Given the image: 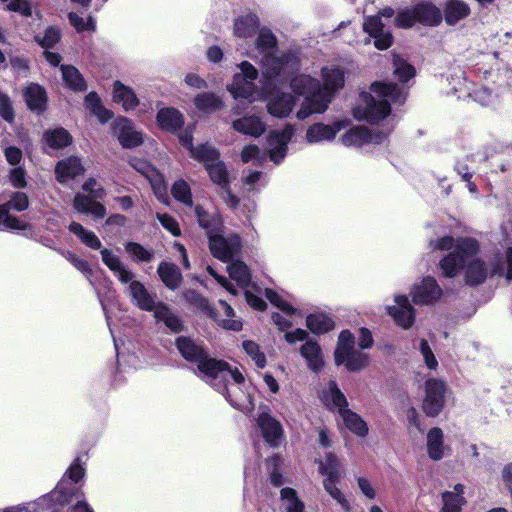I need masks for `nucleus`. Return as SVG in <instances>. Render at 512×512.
<instances>
[{
	"instance_id": "35",
	"label": "nucleus",
	"mask_w": 512,
	"mask_h": 512,
	"mask_svg": "<svg viewBox=\"0 0 512 512\" xmlns=\"http://www.w3.org/2000/svg\"><path fill=\"white\" fill-rule=\"evenodd\" d=\"M258 18L254 14L239 17L234 23V35L238 38H248L258 29Z\"/></svg>"
},
{
	"instance_id": "33",
	"label": "nucleus",
	"mask_w": 512,
	"mask_h": 512,
	"mask_svg": "<svg viewBox=\"0 0 512 512\" xmlns=\"http://www.w3.org/2000/svg\"><path fill=\"white\" fill-rule=\"evenodd\" d=\"M193 103L195 108L202 113H212L223 107V100L220 96L211 93L203 92L197 94Z\"/></svg>"
},
{
	"instance_id": "55",
	"label": "nucleus",
	"mask_w": 512,
	"mask_h": 512,
	"mask_svg": "<svg viewBox=\"0 0 512 512\" xmlns=\"http://www.w3.org/2000/svg\"><path fill=\"white\" fill-rule=\"evenodd\" d=\"M243 349L246 354L254 361L258 368H264L267 364L266 356L261 351L259 345L253 341L247 340L243 342Z\"/></svg>"
},
{
	"instance_id": "5",
	"label": "nucleus",
	"mask_w": 512,
	"mask_h": 512,
	"mask_svg": "<svg viewBox=\"0 0 512 512\" xmlns=\"http://www.w3.org/2000/svg\"><path fill=\"white\" fill-rule=\"evenodd\" d=\"M100 253L103 263L122 284L127 285V292L132 302L141 310L153 311L157 304L148 293L144 284L136 279L135 274L112 251L102 249Z\"/></svg>"
},
{
	"instance_id": "8",
	"label": "nucleus",
	"mask_w": 512,
	"mask_h": 512,
	"mask_svg": "<svg viewBox=\"0 0 512 512\" xmlns=\"http://www.w3.org/2000/svg\"><path fill=\"white\" fill-rule=\"evenodd\" d=\"M243 381L244 376L242 375V379L240 381H236L232 377H228L227 379H221L218 377L213 382L208 383L224 395L232 406L248 413L254 409L255 404L251 395L241 389L240 384Z\"/></svg>"
},
{
	"instance_id": "14",
	"label": "nucleus",
	"mask_w": 512,
	"mask_h": 512,
	"mask_svg": "<svg viewBox=\"0 0 512 512\" xmlns=\"http://www.w3.org/2000/svg\"><path fill=\"white\" fill-rule=\"evenodd\" d=\"M442 289L432 277H425L420 283L414 285L411 296L417 305L433 304L440 299Z\"/></svg>"
},
{
	"instance_id": "19",
	"label": "nucleus",
	"mask_w": 512,
	"mask_h": 512,
	"mask_svg": "<svg viewBox=\"0 0 512 512\" xmlns=\"http://www.w3.org/2000/svg\"><path fill=\"white\" fill-rule=\"evenodd\" d=\"M257 424L265 441L272 446H277L283 436L281 423L265 409L258 415Z\"/></svg>"
},
{
	"instance_id": "10",
	"label": "nucleus",
	"mask_w": 512,
	"mask_h": 512,
	"mask_svg": "<svg viewBox=\"0 0 512 512\" xmlns=\"http://www.w3.org/2000/svg\"><path fill=\"white\" fill-rule=\"evenodd\" d=\"M209 249L211 254L223 261L227 262L232 259L241 249V239L236 234L224 236L221 227L208 236Z\"/></svg>"
},
{
	"instance_id": "3",
	"label": "nucleus",
	"mask_w": 512,
	"mask_h": 512,
	"mask_svg": "<svg viewBox=\"0 0 512 512\" xmlns=\"http://www.w3.org/2000/svg\"><path fill=\"white\" fill-rule=\"evenodd\" d=\"M177 348L181 355L188 361L195 362L202 379L206 382H213L220 377L227 379L234 378L236 381L242 379V373L238 369H232L227 363L209 358L201 346L186 337H179L176 341Z\"/></svg>"
},
{
	"instance_id": "18",
	"label": "nucleus",
	"mask_w": 512,
	"mask_h": 512,
	"mask_svg": "<svg viewBox=\"0 0 512 512\" xmlns=\"http://www.w3.org/2000/svg\"><path fill=\"white\" fill-rule=\"evenodd\" d=\"M348 124V120H338L331 125L316 123L308 128L306 139L312 144L321 141H331L335 138L337 133L346 128Z\"/></svg>"
},
{
	"instance_id": "34",
	"label": "nucleus",
	"mask_w": 512,
	"mask_h": 512,
	"mask_svg": "<svg viewBox=\"0 0 512 512\" xmlns=\"http://www.w3.org/2000/svg\"><path fill=\"white\" fill-rule=\"evenodd\" d=\"M300 353L311 370L319 371L323 367L322 351L318 343L313 341L306 342L301 346Z\"/></svg>"
},
{
	"instance_id": "36",
	"label": "nucleus",
	"mask_w": 512,
	"mask_h": 512,
	"mask_svg": "<svg viewBox=\"0 0 512 512\" xmlns=\"http://www.w3.org/2000/svg\"><path fill=\"white\" fill-rule=\"evenodd\" d=\"M340 416L347 427L352 433L358 437H365L368 434V426L366 422L355 412L348 408L340 413Z\"/></svg>"
},
{
	"instance_id": "20",
	"label": "nucleus",
	"mask_w": 512,
	"mask_h": 512,
	"mask_svg": "<svg viewBox=\"0 0 512 512\" xmlns=\"http://www.w3.org/2000/svg\"><path fill=\"white\" fill-rule=\"evenodd\" d=\"M363 29L374 38V45L380 50L389 48L392 44V35L384 30V24L378 16L368 17L363 23Z\"/></svg>"
},
{
	"instance_id": "59",
	"label": "nucleus",
	"mask_w": 512,
	"mask_h": 512,
	"mask_svg": "<svg viewBox=\"0 0 512 512\" xmlns=\"http://www.w3.org/2000/svg\"><path fill=\"white\" fill-rule=\"evenodd\" d=\"M219 303L223 308L224 314L228 317L227 319H217L219 324L225 329L239 331L242 328V323L231 318L234 316V311L231 306H229L225 301H219Z\"/></svg>"
},
{
	"instance_id": "54",
	"label": "nucleus",
	"mask_w": 512,
	"mask_h": 512,
	"mask_svg": "<svg viewBox=\"0 0 512 512\" xmlns=\"http://www.w3.org/2000/svg\"><path fill=\"white\" fill-rule=\"evenodd\" d=\"M282 506L287 512H302L303 503L296 497L295 490L284 488L281 490Z\"/></svg>"
},
{
	"instance_id": "6",
	"label": "nucleus",
	"mask_w": 512,
	"mask_h": 512,
	"mask_svg": "<svg viewBox=\"0 0 512 512\" xmlns=\"http://www.w3.org/2000/svg\"><path fill=\"white\" fill-rule=\"evenodd\" d=\"M276 45V38L268 29H261L257 39V47L265 52L263 74L269 79L284 80L291 76L299 67V60L293 54L281 56L271 55Z\"/></svg>"
},
{
	"instance_id": "26",
	"label": "nucleus",
	"mask_w": 512,
	"mask_h": 512,
	"mask_svg": "<svg viewBox=\"0 0 512 512\" xmlns=\"http://www.w3.org/2000/svg\"><path fill=\"white\" fill-rule=\"evenodd\" d=\"M156 120L161 129L169 132L177 131L184 124L183 114L179 110L171 107L160 109L157 113Z\"/></svg>"
},
{
	"instance_id": "9",
	"label": "nucleus",
	"mask_w": 512,
	"mask_h": 512,
	"mask_svg": "<svg viewBox=\"0 0 512 512\" xmlns=\"http://www.w3.org/2000/svg\"><path fill=\"white\" fill-rule=\"evenodd\" d=\"M29 207V198L23 192H12L10 199L0 205V230H26L29 225L10 214L11 210L22 212Z\"/></svg>"
},
{
	"instance_id": "30",
	"label": "nucleus",
	"mask_w": 512,
	"mask_h": 512,
	"mask_svg": "<svg viewBox=\"0 0 512 512\" xmlns=\"http://www.w3.org/2000/svg\"><path fill=\"white\" fill-rule=\"evenodd\" d=\"M24 98L29 109L37 112L45 109L47 96L42 86L35 83L29 84L24 90Z\"/></svg>"
},
{
	"instance_id": "64",
	"label": "nucleus",
	"mask_w": 512,
	"mask_h": 512,
	"mask_svg": "<svg viewBox=\"0 0 512 512\" xmlns=\"http://www.w3.org/2000/svg\"><path fill=\"white\" fill-rule=\"evenodd\" d=\"M475 101L479 102L483 106H489L495 103L496 96L487 87H480L473 93Z\"/></svg>"
},
{
	"instance_id": "48",
	"label": "nucleus",
	"mask_w": 512,
	"mask_h": 512,
	"mask_svg": "<svg viewBox=\"0 0 512 512\" xmlns=\"http://www.w3.org/2000/svg\"><path fill=\"white\" fill-rule=\"evenodd\" d=\"M44 139L51 148H62L69 145L72 138L65 129L58 128L47 131L44 134Z\"/></svg>"
},
{
	"instance_id": "21",
	"label": "nucleus",
	"mask_w": 512,
	"mask_h": 512,
	"mask_svg": "<svg viewBox=\"0 0 512 512\" xmlns=\"http://www.w3.org/2000/svg\"><path fill=\"white\" fill-rule=\"evenodd\" d=\"M321 401L331 410H337L340 414L347 409L348 402L335 381L327 382L319 393Z\"/></svg>"
},
{
	"instance_id": "58",
	"label": "nucleus",
	"mask_w": 512,
	"mask_h": 512,
	"mask_svg": "<svg viewBox=\"0 0 512 512\" xmlns=\"http://www.w3.org/2000/svg\"><path fill=\"white\" fill-rule=\"evenodd\" d=\"M7 178L14 188L23 189L28 184L27 172L23 166L12 167L9 169Z\"/></svg>"
},
{
	"instance_id": "12",
	"label": "nucleus",
	"mask_w": 512,
	"mask_h": 512,
	"mask_svg": "<svg viewBox=\"0 0 512 512\" xmlns=\"http://www.w3.org/2000/svg\"><path fill=\"white\" fill-rule=\"evenodd\" d=\"M265 295L268 300L278 307L282 313H274L272 320L279 327L280 330H286L298 324L303 315L297 309H294L289 303L282 299L275 291L266 289Z\"/></svg>"
},
{
	"instance_id": "42",
	"label": "nucleus",
	"mask_w": 512,
	"mask_h": 512,
	"mask_svg": "<svg viewBox=\"0 0 512 512\" xmlns=\"http://www.w3.org/2000/svg\"><path fill=\"white\" fill-rule=\"evenodd\" d=\"M306 325L308 329L315 334L328 332L334 327L332 319L322 313L307 316Z\"/></svg>"
},
{
	"instance_id": "24",
	"label": "nucleus",
	"mask_w": 512,
	"mask_h": 512,
	"mask_svg": "<svg viewBox=\"0 0 512 512\" xmlns=\"http://www.w3.org/2000/svg\"><path fill=\"white\" fill-rule=\"evenodd\" d=\"M84 173V168L77 157L59 161L55 168L56 179L64 184Z\"/></svg>"
},
{
	"instance_id": "53",
	"label": "nucleus",
	"mask_w": 512,
	"mask_h": 512,
	"mask_svg": "<svg viewBox=\"0 0 512 512\" xmlns=\"http://www.w3.org/2000/svg\"><path fill=\"white\" fill-rule=\"evenodd\" d=\"M393 65L394 74L401 82H406L415 76V68L397 55L393 58Z\"/></svg>"
},
{
	"instance_id": "11",
	"label": "nucleus",
	"mask_w": 512,
	"mask_h": 512,
	"mask_svg": "<svg viewBox=\"0 0 512 512\" xmlns=\"http://www.w3.org/2000/svg\"><path fill=\"white\" fill-rule=\"evenodd\" d=\"M449 394L447 384L440 379L430 378L425 382L423 411L427 416L436 417L442 411Z\"/></svg>"
},
{
	"instance_id": "43",
	"label": "nucleus",
	"mask_w": 512,
	"mask_h": 512,
	"mask_svg": "<svg viewBox=\"0 0 512 512\" xmlns=\"http://www.w3.org/2000/svg\"><path fill=\"white\" fill-rule=\"evenodd\" d=\"M228 273L232 280L236 281L238 286L245 288L251 281V275L248 267L241 261H234L228 267Z\"/></svg>"
},
{
	"instance_id": "61",
	"label": "nucleus",
	"mask_w": 512,
	"mask_h": 512,
	"mask_svg": "<svg viewBox=\"0 0 512 512\" xmlns=\"http://www.w3.org/2000/svg\"><path fill=\"white\" fill-rule=\"evenodd\" d=\"M59 38V30L54 27H49L44 31L43 35L38 34L36 36V41L43 48H50L58 42Z\"/></svg>"
},
{
	"instance_id": "62",
	"label": "nucleus",
	"mask_w": 512,
	"mask_h": 512,
	"mask_svg": "<svg viewBox=\"0 0 512 512\" xmlns=\"http://www.w3.org/2000/svg\"><path fill=\"white\" fill-rule=\"evenodd\" d=\"M419 350L426 366L431 370L436 369L438 367V361L431 347L429 346L428 342L425 339H421L419 341Z\"/></svg>"
},
{
	"instance_id": "39",
	"label": "nucleus",
	"mask_w": 512,
	"mask_h": 512,
	"mask_svg": "<svg viewBox=\"0 0 512 512\" xmlns=\"http://www.w3.org/2000/svg\"><path fill=\"white\" fill-rule=\"evenodd\" d=\"M417 20L418 22L434 26L440 23L442 15L440 10L431 4H420L416 6Z\"/></svg>"
},
{
	"instance_id": "4",
	"label": "nucleus",
	"mask_w": 512,
	"mask_h": 512,
	"mask_svg": "<svg viewBox=\"0 0 512 512\" xmlns=\"http://www.w3.org/2000/svg\"><path fill=\"white\" fill-rule=\"evenodd\" d=\"M321 77L322 87L319 85L317 92L303 101L297 112L298 119L304 120L313 113L325 112L334 94L344 87V73L339 68L324 67L321 70Z\"/></svg>"
},
{
	"instance_id": "1",
	"label": "nucleus",
	"mask_w": 512,
	"mask_h": 512,
	"mask_svg": "<svg viewBox=\"0 0 512 512\" xmlns=\"http://www.w3.org/2000/svg\"><path fill=\"white\" fill-rule=\"evenodd\" d=\"M433 247L434 249L449 251L439 264L442 274L453 278L464 271L465 282L468 285H479L489 275L502 272V266L498 258L492 259L487 265L477 256L479 247L474 239L444 236L436 240Z\"/></svg>"
},
{
	"instance_id": "47",
	"label": "nucleus",
	"mask_w": 512,
	"mask_h": 512,
	"mask_svg": "<svg viewBox=\"0 0 512 512\" xmlns=\"http://www.w3.org/2000/svg\"><path fill=\"white\" fill-rule=\"evenodd\" d=\"M195 215L200 227L207 231L208 236L221 227L220 218L216 215H210L201 206L195 207Z\"/></svg>"
},
{
	"instance_id": "52",
	"label": "nucleus",
	"mask_w": 512,
	"mask_h": 512,
	"mask_svg": "<svg viewBox=\"0 0 512 512\" xmlns=\"http://www.w3.org/2000/svg\"><path fill=\"white\" fill-rule=\"evenodd\" d=\"M171 193L177 201L183 203L184 205L192 206L193 201L191 189L188 183L183 179H179L173 184Z\"/></svg>"
},
{
	"instance_id": "38",
	"label": "nucleus",
	"mask_w": 512,
	"mask_h": 512,
	"mask_svg": "<svg viewBox=\"0 0 512 512\" xmlns=\"http://www.w3.org/2000/svg\"><path fill=\"white\" fill-rule=\"evenodd\" d=\"M464 488L461 484L454 487V491L443 493L444 506L442 512H460L465 504L463 498Z\"/></svg>"
},
{
	"instance_id": "27",
	"label": "nucleus",
	"mask_w": 512,
	"mask_h": 512,
	"mask_svg": "<svg viewBox=\"0 0 512 512\" xmlns=\"http://www.w3.org/2000/svg\"><path fill=\"white\" fill-rule=\"evenodd\" d=\"M96 200L91 196L78 193L74 197L73 207L79 213L92 214L96 218H103L106 214V209Z\"/></svg>"
},
{
	"instance_id": "51",
	"label": "nucleus",
	"mask_w": 512,
	"mask_h": 512,
	"mask_svg": "<svg viewBox=\"0 0 512 512\" xmlns=\"http://www.w3.org/2000/svg\"><path fill=\"white\" fill-rule=\"evenodd\" d=\"M353 346V335L347 330L342 331L339 335L338 345L335 350V362L337 365H340V362L343 360V355L354 349Z\"/></svg>"
},
{
	"instance_id": "46",
	"label": "nucleus",
	"mask_w": 512,
	"mask_h": 512,
	"mask_svg": "<svg viewBox=\"0 0 512 512\" xmlns=\"http://www.w3.org/2000/svg\"><path fill=\"white\" fill-rule=\"evenodd\" d=\"M369 357L366 353L356 350H350L347 354L343 355V360L340 362L344 364L349 371L357 372L368 365Z\"/></svg>"
},
{
	"instance_id": "15",
	"label": "nucleus",
	"mask_w": 512,
	"mask_h": 512,
	"mask_svg": "<svg viewBox=\"0 0 512 512\" xmlns=\"http://www.w3.org/2000/svg\"><path fill=\"white\" fill-rule=\"evenodd\" d=\"M341 142L347 147H364L371 144H381L385 140V135L371 134L370 131L362 126H356L349 129L341 137Z\"/></svg>"
},
{
	"instance_id": "60",
	"label": "nucleus",
	"mask_w": 512,
	"mask_h": 512,
	"mask_svg": "<svg viewBox=\"0 0 512 512\" xmlns=\"http://www.w3.org/2000/svg\"><path fill=\"white\" fill-rule=\"evenodd\" d=\"M416 22H418L416 7L399 11L395 18V23L400 28H410Z\"/></svg>"
},
{
	"instance_id": "17",
	"label": "nucleus",
	"mask_w": 512,
	"mask_h": 512,
	"mask_svg": "<svg viewBox=\"0 0 512 512\" xmlns=\"http://www.w3.org/2000/svg\"><path fill=\"white\" fill-rule=\"evenodd\" d=\"M395 305L387 307V313L404 329L412 326L415 319L414 309L405 295H396Z\"/></svg>"
},
{
	"instance_id": "28",
	"label": "nucleus",
	"mask_w": 512,
	"mask_h": 512,
	"mask_svg": "<svg viewBox=\"0 0 512 512\" xmlns=\"http://www.w3.org/2000/svg\"><path fill=\"white\" fill-rule=\"evenodd\" d=\"M232 126L237 132L252 137H259L266 130L265 123L259 117L255 116H245L237 119L233 122Z\"/></svg>"
},
{
	"instance_id": "23",
	"label": "nucleus",
	"mask_w": 512,
	"mask_h": 512,
	"mask_svg": "<svg viewBox=\"0 0 512 512\" xmlns=\"http://www.w3.org/2000/svg\"><path fill=\"white\" fill-rule=\"evenodd\" d=\"M426 448L429 458L434 461H439L446 456L448 447L444 443V433L440 428L434 427L428 431Z\"/></svg>"
},
{
	"instance_id": "41",
	"label": "nucleus",
	"mask_w": 512,
	"mask_h": 512,
	"mask_svg": "<svg viewBox=\"0 0 512 512\" xmlns=\"http://www.w3.org/2000/svg\"><path fill=\"white\" fill-rule=\"evenodd\" d=\"M153 311L157 321H163L165 325L173 332H179L182 330L181 321L170 311L166 305L157 303Z\"/></svg>"
},
{
	"instance_id": "49",
	"label": "nucleus",
	"mask_w": 512,
	"mask_h": 512,
	"mask_svg": "<svg viewBox=\"0 0 512 512\" xmlns=\"http://www.w3.org/2000/svg\"><path fill=\"white\" fill-rule=\"evenodd\" d=\"M146 179L150 182L155 196L164 204H168L167 186L163 176L155 169Z\"/></svg>"
},
{
	"instance_id": "25",
	"label": "nucleus",
	"mask_w": 512,
	"mask_h": 512,
	"mask_svg": "<svg viewBox=\"0 0 512 512\" xmlns=\"http://www.w3.org/2000/svg\"><path fill=\"white\" fill-rule=\"evenodd\" d=\"M319 473L325 477L323 481H339L342 476V464L334 453H327L324 460L315 459Z\"/></svg>"
},
{
	"instance_id": "50",
	"label": "nucleus",
	"mask_w": 512,
	"mask_h": 512,
	"mask_svg": "<svg viewBox=\"0 0 512 512\" xmlns=\"http://www.w3.org/2000/svg\"><path fill=\"white\" fill-rule=\"evenodd\" d=\"M206 170L208 171L213 183L223 188L228 187V172L226 170L225 164L222 161L218 160L213 164H209Z\"/></svg>"
},
{
	"instance_id": "13",
	"label": "nucleus",
	"mask_w": 512,
	"mask_h": 512,
	"mask_svg": "<svg viewBox=\"0 0 512 512\" xmlns=\"http://www.w3.org/2000/svg\"><path fill=\"white\" fill-rule=\"evenodd\" d=\"M294 134V128L287 125L283 130L272 131L268 136V152L270 159L278 164L286 156L287 144Z\"/></svg>"
},
{
	"instance_id": "7",
	"label": "nucleus",
	"mask_w": 512,
	"mask_h": 512,
	"mask_svg": "<svg viewBox=\"0 0 512 512\" xmlns=\"http://www.w3.org/2000/svg\"><path fill=\"white\" fill-rule=\"evenodd\" d=\"M239 73L233 77L231 84L227 86V90L232 94L234 99H245L252 103L259 99L256 96L254 81L258 77L257 69L247 61H243L238 65Z\"/></svg>"
},
{
	"instance_id": "45",
	"label": "nucleus",
	"mask_w": 512,
	"mask_h": 512,
	"mask_svg": "<svg viewBox=\"0 0 512 512\" xmlns=\"http://www.w3.org/2000/svg\"><path fill=\"white\" fill-rule=\"evenodd\" d=\"M61 72L63 81L69 88L77 91H82L86 88L83 77L74 66L62 65Z\"/></svg>"
},
{
	"instance_id": "31",
	"label": "nucleus",
	"mask_w": 512,
	"mask_h": 512,
	"mask_svg": "<svg viewBox=\"0 0 512 512\" xmlns=\"http://www.w3.org/2000/svg\"><path fill=\"white\" fill-rule=\"evenodd\" d=\"M157 272L163 283L171 290L177 289L182 283V274L175 264L161 262Z\"/></svg>"
},
{
	"instance_id": "40",
	"label": "nucleus",
	"mask_w": 512,
	"mask_h": 512,
	"mask_svg": "<svg viewBox=\"0 0 512 512\" xmlns=\"http://www.w3.org/2000/svg\"><path fill=\"white\" fill-rule=\"evenodd\" d=\"M68 228L71 233L76 235L89 248L94 250L101 248V241L97 235L90 230H86L80 223L72 222Z\"/></svg>"
},
{
	"instance_id": "2",
	"label": "nucleus",
	"mask_w": 512,
	"mask_h": 512,
	"mask_svg": "<svg viewBox=\"0 0 512 512\" xmlns=\"http://www.w3.org/2000/svg\"><path fill=\"white\" fill-rule=\"evenodd\" d=\"M405 99L406 94L395 84L376 82L370 92L360 94L353 115L358 120L379 121L389 114L391 104H402Z\"/></svg>"
},
{
	"instance_id": "22",
	"label": "nucleus",
	"mask_w": 512,
	"mask_h": 512,
	"mask_svg": "<svg viewBox=\"0 0 512 512\" xmlns=\"http://www.w3.org/2000/svg\"><path fill=\"white\" fill-rule=\"evenodd\" d=\"M295 106V97L289 93H277L267 99V111L278 118L288 116Z\"/></svg>"
},
{
	"instance_id": "44",
	"label": "nucleus",
	"mask_w": 512,
	"mask_h": 512,
	"mask_svg": "<svg viewBox=\"0 0 512 512\" xmlns=\"http://www.w3.org/2000/svg\"><path fill=\"white\" fill-rule=\"evenodd\" d=\"M191 157L203 163L205 168H207L209 164H213L220 160L218 150L210 144H203L197 146L192 151Z\"/></svg>"
},
{
	"instance_id": "63",
	"label": "nucleus",
	"mask_w": 512,
	"mask_h": 512,
	"mask_svg": "<svg viewBox=\"0 0 512 512\" xmlns=\"http://www.w3.org/2000/svg\"><path fill=\"white\" fill-rule=\"evenodd\" d=\"M69 22L78 32L95 30V23L91 17L84 21L82 17L72 12L69 14Z\"/></svg>"
},
{
	"instance_id": "16",
	"label": "nucleus",
	"mask_w": 512,
	"mask_h": 512,
	"mask_svg": "<svg viewBox=\"0 0 512 512\" xmlns=\"http://www.w3.org/2000/svg\"><path fill=\"white\" fill-rule=\"evenodd\" d=\"M113 135L124 148H132L143 141L142 134L135 130L132 122L124 117L117 118L113 123Z\"/></svg>"
},
{
	"instance_id": "57",
	"label": "nucleus",
	"mask_w": 512,
	"mask_h": 512,
	"mask_svg": "<svg viewBox=\"0 0 512 512\" xmlns=\"http://www.w3.org/2000/svg\"><path fill=\"white\" fill-rule=\"evenodd\" d=\"M125 250L134 260L137 261L150 262L153 258L152 251L135 242L126 243Z\"/></svg>"
},
{
	"instance_id": "37",
	"label": "nucleus",
	"mask_w": 512,
	"mask_h": 512,
	"mask_svg": "<svg viewBox=\"0 0 512 512\" xmlns=\"http://www.w3.org/2000/svg\"><path fill=\"white\" fill-rule=\"evenodd\" d=\"M113 99L122 104L126 111L134 109L139 103L134 92L120 82L114 83Z\"/></svg>"
},
{
	"instance_id": "29",
	"label": "nucleus",
	"mask_w": 512,
	"mask_h": 512,
	"mask_svg": "<svg viewBox=\"0 0 512 512\" xmlns=\"http://www.w3.org/2000/svg\"><path fill=\"white\" fill-rule=\"evenodd\" d=\"M290 86L297 95L305 96L306 101L319 89V81L306 74H300L291 79Z\"/></svg>"
},
{
	"instance_id": "56",
	"label": "nucleus",
	"mask_w": 512,
	"mask_h": 512,
	"mask_svg": "<svg viewBox=\"0 0 512 512\" xmlns=\"http://www.w3.org/2000/svg\"><path fill=\"white\" fill-rule=\"evenodd\" d=\"M336 482L337 481H323L324 489L345 511L350 512L352 509L351 504L336 486Z\"/></svg>"
},
{
	"instance_id": "32",
	"label": "nucleus",
	"mask_w": 512,
	"mask_h": 512,
	"mask_svg": "<svg viewBox=\"0 0 512 512\" xmlns=\"http://www.w3.org/2000/svg\"><path fill=\"white\" fill-rule=\"evenodd\" d=\"M470 14V7L461 0H449L444 8L445 21L454 25Z\"/></svg>"
}]
</instances>
